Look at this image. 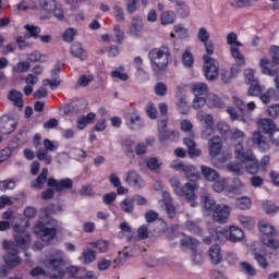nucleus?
<instances>
[{"label": "nucleus", "instance_id": "32", "mask_svg": "<svg viewBox=\"0 0 279 279\" xmlns=\"http://www.w3.org/2000/svg\"><path fill=\"white\" fill-rule=\"evenodd\" d=\"M177 14L181 19H186L189 14H191V9L189 8V4L185 3L184 1H179L174 5Z\"/></svg>", "mask_w": 279, "mask_h": 279}, {"label": "nucleus", "instance_id": "47", "mask_svg": "<svg viewBox=\"0 0 279 279\" xmlns=\"http://www.w3.org/2000/svg\"><path fill=\"white\" fill-rule=\"evenodd\" d=\"M65 189H73V180L65 178L58 182L57 193H62V191H65Z\"/></svg>", "mask_w": 279, "mask_h": 279}, {"label": "nucleus", "instance_id": "45", "mask_svg": "<svg viewBox=\"0 0 279 279\" xmlns=\"http://www.w3.org/2000/svg\"><path fill=\"white\" fill-rule=\"evenodd\" d=\"M192 93L195 97H202V95H208V85L205 83H198L192 87Z\"/></svg>", "mask_w": 279, "mask_h": 279}, {"label": "nucleus", "instance_id": "24", "mask_svg": "<svg viewBox=\"0 0 279 279\" xmlns=\"http://www.w3.org/2000/svg\"><path fill=\"white\" fill-rule=\"evenodd\" d=\"M208 254L213 265H219V263L223 260V257L221 256V247L219 244H213L208 251Z\"/></svg>", "mask_w": 279, "mask_h": 279}, {"label": "nucleus", "instance_id": "55", "mask_svg": "<svg viewBox=\"0 0 279 279\" xmlns=\"http://www.w3.org/2000/svg\"><path fill=\"white\" fill-rule=\"evenodd\" d=\"M94 80H95V76L93 74H89V75L83 74L78 77L77 84L82 88H86V86H88V84H90V82H93Z\"/></svg>", "mask_w": 279, "mask_h": 279}, {"label": "nucleus", "instance_id": "26", "mask_svg": "<svg viewBox=\"0 0 279 279\" xmlns=\"http://www.w3.org/2000/svg\"><path fill=\"white\" fill-rule=\"evenodd\" d=\"M211 239L214 243H220L223 244L226 241H229L228 239V229L226 228H216L215 231L211 233Z\"/></svg>", "mask_w": 279, "mask_h": 279}, {"label": "nucleus", "instance_id": "54", "mask_svg": "<svg viewBox=\"0 0 279 279\" xmlns=\"http://www.w3.org/2000/svg\"><path fill=\"white\" fill-rule=\"evenodd\" d=\"M92 247H96L100 254L108 252V241L99 240L90 243Z\"/></svg>", "mask_w": 279, "mask_h": 279}, {"label": "nucleus", "instance_id": "31", "mask_svg": "<svg viewBox=\"0 0 279 279\" xmlns=\"http://www.w3.org/2000/svg\"><path fill=\"white\" fill-rule=\"evenodd\" d=\"M258 128L264 132V134H269L276 130V123L269 118H263L258 121Z\"/></svg>", "mask_w": 279, "mask_h": 279}, {"label": "nucleus", "instance_id": "36", "mask_svg": "<svg viewBox=\"0 0 279 279\" xmlns=\"http://www.w3.org/2000/svg\"><path fill=\"white\" fill-rule=\"evenodd\" d=\"M97 116L94 112H89L87 116H83L77 120V129L84 130L88 123H93Z\"/></svg>", "mask_w": 279, "mask_h": 279}, {"label": "nucleus", "instance_id": "6", "mask_svg": "<svg viewBox=\"0 0 279 279\" xmlns=\"http://www.w3.org/2000/svg\"><path fill=\"white\" fill-rule=\"evenodd\" d=\"M2 245L3 250L7 252V255L3 257L7 267L10 269L19 267V265H21V257H19V248H16L14 242L4 240Z\"/></svg>", "mask_w": 279, "mask_h": 279}, {"label": "nucleus", "instance_id": "2", "mask_svg": "<svg viewBox=\"0 0 279 279\" xmlns=\"http://www.w3.org/2000/svg\"><path fill=\"white\" fill-rule=\"evenodd\" d=\"M148 58L151 64V69L156 75L162 73L169 66V60L171 59V51L167 46L160 48H153L148 52Z\"/></svg>", "mask_w": 279, "mask_h": 279}, {"label": "nucleus", "instance_id": "38", "mask_svg": "<svg viewBox=\"0 0 279 279\" xmlns=\"http://www.w3.org/2000/svg\"><path fill=\"white\" fill-rule=\"evenodd\" d=\"M70 53L74 58H78L80 60H84L85 58H87L86 50H84V48H82L80 44H73L71 46Z\"/></svg>", "mask_w": 279, "mask_h": 279}, {"label": "nucleus", "instance_id": "49", "mask_svg": "<svg viewBox=\"0 0 279 279\" xmlns=\"http://www.w3.org/2000/svg\"><path fill=\"white\" fill-rule=\"evenodd\" d=\"M253 256L258 265V267H260V269H267L269 267V263L267 262V258H265V256L258 252H254Z\"/></svg>", "mask_w": 279, "mask_h": 279}, {"label": "nucleus", "instance_id": "46", "mask_svg": "<svg viewBox=\"0 0 279 279\" xmlns=\"http://www.w3.org/2000/svg\"><path fill=\"white\" fill-rule=\"evenodd\" d=\"M158 138L160 143H165L166 141H175V131L163 130L158 133Z\"/></svg>", "mask_w": 279, "mask_h": 279}, {"label": "nucleus", "instance_id": "56", "mask_svg": "<svg viewBox=\"0 0 279 279\" xmlns=\"http://www.w3.org/2000/svg\"><path fill=\"white\" fill-rule=\"evenodd\" d=\"M177 106L181 114H189L190 107H189V102H186V98L180 97L179 101L177 102Z\"/></svg>", "mask_w": 279, "mask_h": 279}, {"label": "nucleus", "instance_id": "43", "mask_svg": "<svg viewBox=\"0 0 279 279\" xmlns=\"http://www.w3.org/2000/svg\"><path fill=\"white\" fill-rule=\"evenodd\" d=\"M36 158L44 161L45 165H51V162H53V157L49 155V150H45L43 148L36 151Z\"/></svg>", "mask_w": 279, "mask_h": 279}, {"label": "nucleus", "instance_id": "52", "mask_svg": "<svg viewBox=\"0 0 279 279\" xmlns=\"http://www.w3.org/2000/svg\"><path fill=\"white\" fill-rule=\"evenodd\" d=\"M56 0H39V7L46 12H53V8H56Z\"/></svg>", "mask_w": 279, "mask_h": 279}, {"label": "nucleus", "instance_id": "16", "mask_svg": "<svg viewBox=\"0 0 279 279\" xmlns=\"http://www.w3.org/2000/svg\"><path fill=\"white\" fill-rule=\"evenodd\" d=\"M234 154H235L236 160L242 162V165H246V162H250L251 160H254V158L256 157L254 155V153L252 151V149L243 148V144H241V143L235 144Z\"/></svg>", "mask_w": 279, "mask_h": 279}, {"label": "nucleus", "instance_id": "22", "mask_svg": "<svg viewBox=\"0 0 279 279\" xmlns=\"http://www.w3.org/2000/svg\"><path fill=\"white\" fill-rule=\"evenodd\" d=\"M221 143H222L221 137H219V136L211 137L208 141L209 155L211 156V158H215V157L219 156V154H221V147H222Z\"/></svg>", "mask_w": 279, "mask_h": 279}, {"label": "nucleus", "instance_id": "57", "mask_svg": "<svg viewBox=\"0 0 279 279\" xmlns=\"http://www.w3.org/2000/svg\"><path fill=\"white\" fill-rule=\"evenodd\" d=\"M235 205L240 210H250L252 201H250L247 197L238 198Z\"/></svg>", "mask_w": 279, "mask_h": 279}, {"label": "nucleus", "instance_id": "50", "mask_svg": "<svg viewBox=\"0 0 279 279\" xmlns=\"http://www.w3.org/2000/svg\"><path fill=\"white\" fill-rule=\"evenodd\" d=\"M239 40V36L236 33L231 32L227 35V45H230V47H243V44Z\"/></svg>", "mask_w": 279, "mask_h": 279}, {"label": "nucleus", "instance_id": "42", "mask_svg": "<svg viewBox=\"0 0 279 279\" xmlns=\"http://www.w3.org/2000/svg\"><path fill=\"white\" fill-rule=\"evenodd\" d=\"M137 234L136 235H131L128 238L129 243H132V241H138V239L145 240L149 236V232L147 231V227L146 226H142L138 228L137 230Z\"/></svg>", "mask_w": 279, "mask_h": 279}, {"label": "nucleus", "instance_id": "15", "mask_svg": "<svg viewBox=\"0 0 279 279\" xmlns=\"http://www.w3.org/2000/svg\"><path fill=\"white\" fill-rule=\"evenodd\" d=\"M197 38L199 43H203L207 56H213V53H215V44L210 40V33H208L206 27H201L198 29Z\"/></svg>", "mask_w": 279, "mask_h": 279}, {"label": "nucleus", "instance_id": "21", "mask_svg": "<svg viewBox=\"0 0 279 279\" xmlns=\"http://www.w3.org/2000/svg\"><path fill=\"white\" fill-rule=\"evenodd\" d=\"M227 235L231 243H239V241H243V239H245V233L236 226H231L227 229Z\"/></svg>", "mask_w": 279, "mask_h": 279}, {"label": "nucleus", "instance_id": "51", "mask_svg": "<svg viewBox=\"0 0 279 279\" xmlns=\"http://www.w3.org/2000/svg\"><path fill=\"white\" fill-rule=\"evenodd\" d=\"M263 209L267 215H271V213H279V206L271 201H265L263 203Z\"/></svg>", "mask_w": 279, "mask_h": 279}, {"label": "nucleus", "instance_id": "61", "mask_svg": "<svg viewBox=\"0 0 279 279\" xmlns=\"http://www.w3.org/2000/svg\"><path fill=\"white\" fill-rule=\"evenodd\" d=\"M240 266L242 271H244V274L247 276H256V268H254V266H252L250 263L242 262Z\"/></svg>", "mask_w": 279, "mask_h": 279}, {"label": "nucleus", "instance_id": "39", "mask_svg": "<svg viewBox=\"0 0 279 279\" xmlns=\"http://www.w3.org/2000/svg\"><path fill=\"white\" fill-rule=\"evenodd\" d=\"M146 167L149 169V171H155L158 173L159 169L162 167V162L158 157H150L146 159Z\"/></svg>", "mask_w": 279, "mask_h": 279}, {"label": "nucleus", "instance_id": "25", "mask_svg": "<svg viewBox=\"0 0 279 279\" xmlns=\"http://www.w3.org/2000/svg\"><path fill=\"white\" fill-rule=\"evenodd\" d=\"M201 173L207 182H217L219 180V172L208 166H201Z\"/></svg>", "mask_w": 279, "mask_h": 279}, {"label": "nucleus", "instance_id": "19", "mask_svg": "<svg viewBox=\"0 0 279 279\" xmlns=\"http://www.w3.org/2000/svg\"><path fill=\"white\" fill-rule=\"evenodd\" d=\"M16 130V123L10 116L0 117V132L1 134H12Z\"/></svg>", "mask_w": 279, "mask_h": 279}, {"label": "nucleus", "instance_id": "29", "mask_svg": "<svg viewBox=\"0 0 279 279\" xmlns=\"http://www.w3.org/2000/svg\"><path fill=\"white\" fill-rule=\"evenodd\" d=\"M204 210L207 213L209 216L215 211V208H217L219 205L213 199V197L208 195H204L201 197Z\"/></svg>", "mask_w": 279, "mask_h": 279}, {"label": "nucleus", "instance_id": "27", "mask_svg": "<svg viewBox=\"0 0 279 279\" xmlns=\"http://www.w3.org/2000/svg\"><path fill=\"white\" fill-rule=\"evenodd\" d=\"M78 260H82L83 265H90V263L97 260V253L92 248H86L82 252Z\"/></svg>", "mask_w": 279, "mask_h": 279}, {"label": "nucleus", "instance_id": "58", "mask_svg": "<svg viewBox=\"0 0 279 279\" xmlns=\"http://www.w3.org/2000/svg\"><path fill=\"white\" fill-rule=\"evenodd\" d=\"M239 221L247 230H252V228H254V219L250 216H239Z\"/></svg>", "mask_w": 279, "mask_h": 279}, {"label": "nucleus", "instance_id": "4", "mask_svg": "<svg viewBox=\"0 0 279 279\" xmlns=\"http://www.w3.org/2000/svg\"><path fill=\"white\" fill-rule=\"evenodd\" d=\"M259 231L262 232L260 241L263 245H265L266 247H269V250H278L279 242L278 240L274 239V236L278 234V231H276V228H274V226L265 221H260Z\"/></svg>", "mask_w": 279, "mask_h": 279}, {"label": "nucleus", "instance_id": "53", "mask_svg": "<svg viewBox=\"0 0 279 279\" xmlns=\"http://www.w3.org/2000/svg\"><path fill=\"white\" fill-rule=\"evenodd\" d=\"M185 228L192 232V234H202V227L197 225V222H193V220H187L185 222Z\"/></svg>", "mask_w": 279, "mask_h": 279}, {"label": "nucleus", "instance_id": "35", "mask_svg": "<svg viewBox=\"0 0 279 279\" xmlns=\"http://www.w3.org/2000/svg\"><path fill=\"white\" fill-rule=\"evenodd\" d=\"M161 25H173L175 23V12L173 11H163L160 14Z\"/></svg>", "mask_w": 279, "mask_h": 279}, {"label": "nucleus", "instance_id": "40", "mask_svg": "<svg viewBox=\"0 0 279 279\" xmlns=\"http://www.w3.org/2000/svg\"><path fill=\"white\" fill-rule=\"evenodd\" d=\"M24 29L28 32V34H25V38H40V26L26 24Z\"/></svg>", "mask_w": 279, "mask_h": 279}, {"label": "nucleus", "instance_id": "7", "mask_svg": "<svg viewBox=\"0 0 279 279\" xmlns=\"http://www.w3.org/2000/svg\"><path fill=\"white\" fill-rule=\"evenodd\" d=\"M14 230V241H15V247L16 250H19V247L21 250H27V247H29V245H32V235L29 234V232L25 231V229L16 223L13 227Z\"/></svg>", "mask_w": 279, "mask_h": 279}, {"label": "nucleus", "instance_id": "13", "mask_svg": "<svg viewBox=\"0 0 279 279\" xmlns=\"http://www.w3.org/2000/svg\"><path fill=\"white\" fill-rule=\"evenodd\" d=\"M66 275L68 279H97L93 271H86V268L78 266H69Z\"/></svg>", "mask_w": 279, "mask_h": 279}, {"label": "nucleus", "instance_id": "41", "mask_svg": "<svg viewBox=\"0 0 279 279\" xmlns=\"http://www.w3.org/2000/svg\"><path fill=\"white\" fill-rule=\"evenodd\" d=\"M245 169L247 173H251V175H256L258 173V169H260V162H258V159L253 158V160L245 163Z\"/></svg>", "mask_w": 279, "mask_h": 279}, {"label": "nucleus", "instance_id": "14", "mask_svg": "<svg viewBox=\"0 0 279 279\" xmlns=\"http://www.w3.org/2000/svg\"><path fill=\"white\" fill-rule=\"evenodd\" d=\"M213 221L217 223H228V218L230 217V206L226 204H218L214 209L213 214L209 215Z\"/></svg>", "mask_w": 279, "mask_h": 279}, {"label": "nucleus", "instance_id": "63", "mask_svg": "<svg viewBox=\"0 0 279 279\" xmlns=\"http://www.w3.org/2000/svg\"><path fill=\"white\" fill-rule=\"evenodd\" d=\"M51 12L57 21H64L65 16L64 11L62 10V5L56 4Z\"/></svg>", "mask_w": 279, "mask_h": 279}, {"label": "nucleus", "instance_id": "10", "mask_svg": "<svg viewBox=\"0 0 279 279\" xmlns=\"http://www.w3.org/2000/svg\"><path fill=\"white\" fill-rule=\"evenodd\" d=\"M180 244L183 247H190V250L193 252L192 260L195 265H202L204 263V256H202V252L197 251V245H199V241L195 238H183L180 241Z\"/></svg>", "mask_w": 279, "mask_h": 279}, {"label": "nucleus", "instance_id": "23", "mask_svg": "<svg viewBox=\"0 0 279 279\" xmlns=\"http://www.w3.org/2000/svg\"><path fill=\"white\" fill-rule=\"evenodd\" d=\"M141 34H143V20L138 16L133 17L130 26V35L140 38Z\"/></svg>", "mask_w": 279, "mask_h": 279}, {"label": "nucleus", "instance_id": "37", "mask_svg": "<svg viewBox=\"0 0 279 279\" xmlns=\"http://www.w3.org/2000/svg\"><path fill=\"white\" fill-rule=\"evenodd\" d=\"M279 96L276 89L268 88L267 92L260 96L263 104H269L270 101H278Z\"/></svg>", "mask_w": 279, "mask_h": 279}, {"label": "nucleus", "instance_id": "62", "mask_svg": "<svg viewBox=\"0 0 279 279\" xmlns=\"http://www.w3.org/2000/svg\"><path fill=\"white\" fill-rule=\"evenodd\" d=\"M252 0H230L232 8H251Z\"/></svg>", "mask_w": 279, "mask_h": 279}, {"label": "nucleus", "instance_id": "1", "mask_svg": "<svg viewBox=\"0 0 279 279\" xmlns=\"http://www.w3.org/2000/svg\"><path fill=\"white\" fill-rule=\"evenodd\" d=\"M169 183L178 197H184L185 202L191 203L192 208H195V206H197V203L195 202V199H197L195 191L199 189V182L191 180L182 185L180 179L172 177L169 179Z\"/></svg>", "mask_w": 279, "mask_h": 279}, {"label": "nucleus", "instance_id": "20", "mask_svg": "<svg viewBox=\"0 0 279 279\" xmlns=\"http://www.w3.org/2000/svg\"><path fill=\"white\" fill-rule=\"evenodd\" d=\"M253 145H256L260 151H267L269 149V143H267V138L263 136V133L260 131H256L253 133L251 138Z\"/></svg>", "mask_w": 279, "mask_h": 279}, {"label": "nucleus", "instance_id": "33", "mask_svg": "<svg viewBox=\"0 0 279 279\" xmlns=\"http://www.w3.org/2000/svg\"><path fill=\"white\" fill-rule=\"evenodd\" d=\"M231 56L236 62L238 66H245V57L241 53V50L236 46L230 47Z\"/></svg>", "mask_w": 279, "mask_h": 279}, {"label": "nucleus", "instance_id": "18", "mask_svg": "<svg viewBox=\"0 0 279 279\" xmlns=\"http://www.w3.org/2000/svg\"><path fill=\"white\" fill-rule=\"evenodd\" d=\"M126 183L129 186H133V189H143L145 186V180L136 170H130L126 173Z\"/></svg>", "mask_w": 279, "mask_h": 279}, {"label": "nucleus", "instance_id": "59", "mask_svg": "<svg viewBox=\"0 0 279 279\" xmlns=\"http://www.w3.org/2000/svg\"><path fill=\"white\" fill-rule=\"evenodd\" d=\"M113 16L116 21H118L119 23H123V21H125V13L123 12V8L117 4L113 5Z\"/></svg>", "mask_w": 279, "mask_h": 279}, {"label": "nucleus", "instance_id": "17", "mask_svg": "<svg viewBox=\"0 0 279 279\" xmlns=\"http://www.w3.org/2000/svg\"><path fill=\"white\" fill-rule=\"evenodd\" d=\"M124 119L130 130L138 131L143 128V120L136 111L125 113Z\"/></svg>", "mask_w": 279, "mask_h": 279}, {"label": "nucleus", "instance_id": "44", "mask_svg": "<svg viewBox=\"0 0 279 279\" xmlns=\"http://www.w3.org/2000/svg\"><path fill=\"white\" fill-rule=\"evenodd\" d=\"M207 106L209 108H223V101L217 95H209L207 97Z\"/></svg>", "mask_w": 279, "mask_h": 279}, {"label": "nucleus", "instance_id": "9", "mask_svg": "<svg viewBox=\"0 0 279 279\" xmlns=\"http://www.w3.org/2000/svg\"><path fill=\"white\" fill-rule=\"evenodd\" d=\"M172 169L174 171H180V173H184L185 178L191 182H197V180L202 179V174H199V171L197 168L193 165H186L183 162H174L171 165Z\"/></svg>", "mask_w": 279, "mask_h": 279}, {"label": "nucleus", "instance_id": "3", "mask_svg": "<svg viewBox=\"0 0 279 279\" xmlns=\"http://www.w3.org/2000/svg\"><path fill=\"white\" fill-rule=\"evenodd\" d=\"M65 265L66 262H64V252L62 251H56V253L53 255H50L49 258L46 260L47 269H50V271H52L50 274V276H52V279L64 278V275L66 274V270H64Z\"/></svg>", "mask_w": 279, "mask_h": 279}, {"label": "nucleus", "instance_id": "34", "mask_svg": "<svg viewBox=\"0 0 279 279\" xmlns=\"http://www.w3.org/2000/svg\"><path fill=\"white\" fill-rule=\"evenodd\" d=\"M264 90L265 88L260 86L258 81H253L252 83H250L247 95L250 97H258V95H262Z\"/></svg>", "mask_w": 279, "mask_h": 279}, {"label": "nucleus", "instance_id": "30", "mask_svg": "<svg viewBox=\"0 0 279 279\" xmlns=\"http://www.w3.org/2000/svg\"><path fill=\"white\" fill-rule=\"evenodd\" d=\"M163 204L166 206V210L169 219L175 218V206H173V202L171 199V195L169 193H163Z\"/></svg>", "mask_w": 279, "mask_h": 279}, {"label": "nucleus", "instance_id": "5", "mask_svg": "<svg viewBox=\"0 0 279 279\" xmlns=\"http://www.w3.org/2000/svg\"><path fill=\"white\" fill-rule=\"evenodd\" d=\"M270 51L272 53L271 61L267 58H262L259 66L264 75L274 76L278 75V69L276 68V64H279V47L271 46Z\"/></svg>", "mask_w": 279, "mask_h": 279}, {"label": "nucleus", "instance_id": "64", "mask_svg": "<svg viewBox=\"0 0 279 279\" xmlns=\"http://www.w3.org/2000/svg\"><path fill=\"white\" fill-rule=\"evenodd\" d=\"M268 117H271V119H278L279 117V104H274L268 107L267 109Z\"/></svg>", "mask_w": 279, "mask_h": 279}, {"label": "nucleus", "instance_id": "11", "mask_svg": "<svg viewBox=\"0 0 279 279\" xmlns=\"http://www.w3.org/2000/svg\"><path fill=\"white\" fill-rule=\"evenodd\" d=\"M48 175H49V169L43 168L37 179L35 181H32L31 183L32 189H36L37 191H40V189L45 186V182H47V186L53 187L54 191H57L59 181L53 178L47 179Z\"/></svg>", "mask_w": 279, "mask_h": 279}, {"label": "nucleus", "instance_id": "48", "mask_svg": "<svg viewBox=\"0 0 279 279\" xmlns=\"http://www.w3.org/2000/svg\"><path fill=\"white\" fill-rule=\"evenodd\" d=\"M120 208L123 213H134V201L130 198H125L120 203Z\"/></svg>", "mask_w": 279, "mask_h": 279}, {"label": "nucleus", "instance_id": "8", "mask_svg": "<svg viewBox=\"0 0 279 279\" xmlns=\"http://www.w3.org/2000/svg\"><path fill=\"white\" fill-rule=\"evenodd\" d=\"M203 60L205 61L204 75L206 80L209 82H215V80L219 77V61L211 58L210 54H205Z\"/></svg>", "mask_w": 279, "mask_h": 279}, {"label": "nucleus", "instance_id": "28", "mask_svg": "<svg viewBox=\"0 0 279 279\" xmlns=\"http://www.w3.org/2000/svg\"><path fill=\"white\" fill-rule=\"evenodd\" d=\"M8 99H9V101H12L16 108H23V106H24L23 93L16 90V89H11L9 92Z\"/></svg>", "mask_w": 279, "mask_h": 279}, {"label": "nucleus", "instance_id": "12", "mask_svg": "<svg viewBox=\"0 0 279 279\" xmlns=\"http://www.w3.org/2000/svg\"><path fill=\"white\" fill-rule=\"evenodd\" d=\"M34 232L41 239V241H45L46 243H49V241H53L56 239V234H58V229L56 227H46L43 222H38L34 227Z\"/></svg>", "mask_w": 279, "mask_h": 279}, {"label": "nucleus", "instance_id": "60", "mask_svg": "<svg viewBox=\"0 0 279 279\" xmlns=\"http://www.w3.org/2000/svg\"><path fill=\"white\" fill-rule=\"evenodd\" d=\"M75 36H77V29L68 28L63 33V40H64V43H73Z\"/></svg>", "mask_w": 279, "mask_h": 279}]
</instances>
